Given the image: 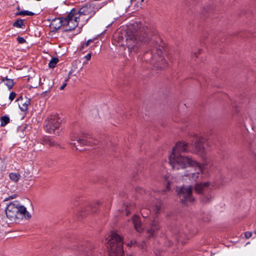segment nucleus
Listing matches in <instances>:
<instances>
[{"label":"nucleus","instance_id":"nucleus-18","mask_svg":"<svg viewBox=\"0 0 256 256\" xmlns=\"http://www.w3.org/2000/svg\"><path fill=\"white\" fill-rule=\"evenodd\" d=\"M58 58H52L48 64L49 67L50 68H54L55 67L56 64L58 63Z\"/></svg>","mask_w":256,"mask_h":256},{"label":"nucleus","instance_id":"nucleus-23","mask_svg":"<svg viewBox=\"0 0 256 256\" xmlns=\"http://www.w3.org/2000/svg\"><path fill=\"white\" fill-rule=\"evenodd\" d=\"M17 40L20 44H24L26 42V40L22 37H18Z\"/></svg>","mask_w":256,"mask_h":256},{"label":"nucleus","instance_id":"nucleus-12","mask_svg":"<svg viewBox=\"0 0 256 256\" xmlns=\"http://www.w3.org/2000/svg\"><path fill=\"white\" fill-rule=\"evenodd\" d=\"M132 222L136 230L138 232H140L142 228L140 226L141 222L140 217L137 216H134L132 218Z\"/></svg>","mask_w":256,"mask_h":256},{"label":"nucleus","instance_id":"nucleus-21","mask_svg":"<svg viewBox=\"0 0 256 256\" xmlns=\"http://www.w3.org/2000/svg\"><path fill=\"white\" fill-rule=\"evenodd\" d=\"M91 42H92V40L90 39V40H88L86 42L82 44L80 48V50H82L85 47H86L88 46H89V44Z\"/></svg>","mask_w":256,"mask_h":256},{"label":"nucleus","instance_id":"nucleus-11","mask_svg":"<svg viewBox=\"0 0 256 256\" xmlns=\"http://www.w3.org/2000/svg\"><path fill=\"white\" fill-rule=\"evenodd\" d=\"M210 186L208 182L198 183L195 185L194 190L196 192L201 194L204 188H208Z\"/></svg>","mask_w":256,"mask_h":256},{"label":"nucleus","instance_id":"nucleus-3","mask_svg":"<svg viewBox=\"0 0 256 256\" xmlns=\"http://www.w3.org/2000/svg\"><path fill=\"white\" fill-rule=\"evenodd\" d=\"M122 238L115 232H112L110 238L107 242L110 256H122Z\"/></svg>","mask_w":256,"mask_h":256},{"label":"nucleus","instance_id":"nucleus-29","mask_svg":"<svg viewBox=\"0 0 256 256\" xmlns=\"http://www.w3.org/2000/svg\"><path fill=\"white\" fill-rule=\"evenodd\" d=\"M66 83L65 82L64 84L60 88V90H63L64 89V88L66 87Z\"/></svg>","mask_w":256,"mask_h":256},{"label":"nucleus","instance_id":"nucleus-8","mask_svg":"<svg viewBox=\"0 0 256 256\" xmlns=\"http://www.w3.org/2000/svg\"><path fill=\"white\" fill-rule=\"evenodd\" d=\"M126 46L130 52H136L137 50L138 42L134 35H127L126 38Z\"/></svg>","mask_w":256,"mask_h":256},{"label":"nucleus","instance_id":"nucleus-26","mask_svg":"<svg viewBox=\"0 0 256 256\" xmlns=\"http://www.w3.org/2000/svg\"><path fill=\"white\" fill-rule=\"evenodd\" d=\"M160 206L158 205H156L155 206L154 210L155 211L156 213L158 212L159 210H160Z\"/></svg>","mask_w":256,"mask_h":256},{"label":"nucleus","instance_id":"nucleus-32","mask_svg":"<svg viewBox=\"0 0 256 256\" xmlns=\"http://www.w3.org/2000/svg\"><path fill=\"white\" fill-rule=\"evenodd\" d=\"M71 144H72V145H73V146H75V145H76V144H75L74 142V143H72Z\"/></svg>","mask_w":256,"mask_h":256},{"label":"nucleus","instance_id":"nucleus-1","mask_svg":"<svg viewBox=\"0 0 256 256\" xmlns=\"http://www.w3.org/2000/svg\"><path fill=\"white\" fill-rule=\"evenodd\" d=\"M188 151V143L178 142L169 156V163L174 170H181L180 175L184 180L196 182L203 174L204 166L191 157L180 154Z\"/></svg>","mask_w":256,"mask_h":256},{"label":"nucleus","instance_id":"nucleus-27","mask_svg":"<svg viewBox=\"0 0 256 256\" xmlns=\"http://www.w3.org/2000/svg\"><path fill=\"white\" fill-rule=\"evenodd\" d=\"M48 143L50 146H54L55 142L51 140H48Z\"/></svg>","mask_w":256,"mask_h":256},{"label":"nucleus","instance_id":"nucleus-2","mask_svg":"<svg viewBox=\"0 0 256 256\" xmlns=\"http://www.w3.org/2000/svg\"><path fill=\"white\" fill-rule=\"evenodd\" d=\"M6 214L11 221L16 222L17 220H22L23 218L28 219L31 217L30 214L26 208L20 204L18 202L14 201L7 206Z\"/></svg>","mask_w":256,"mask_h":256},{"label":"nucleus","instance_id":"nucleus-6","mask_svg":"<svg viewBox=\"0 0 256 256\" xmlns=\"http://www.w3.org/2000/svg\"><path fill=\"white\" fill-rule=\"evenodd\" d=\"M205 140L202 136H194L191 140L195 152L198 154H203L206 152V148L204 146Z\"/></svg>","mask_w":256,"mask_h":256},{"label":"nucleus","instance_id":"nucleus-24","mask_svg":"<svg viewBox=\"0 0 256 256\" xmlns=\"http://www.w3.org/2000/svg\"><path fill=\"white\" fill-rule=\"evenodd\" d=\"M108 4V2H102L101 4H98V6L97 7V9L98 10V9H100L102 7Z\"/></svg>","mask_w":256,"mask_h":256},{"label":"nucleus","instance_id":"nucleus-9","mask_svg":"<svg viewBox=\"0 0 256 256\" xmlns=\"http://www.w3.org/2000/svg\"><path fill=\"white\" fill-rule=\"evenodd\" d=\"M89 138V136L86 134H82L80 136H73L71 140H76L82 146H86L89 144V142L88 139Z\"/></svg>","mask_w":256,"mask_h":256},{"label":"nucleus","instance_id":"nucleus-4","mask_svg":"<svg viewBox=\"0 0 256 256\" xmlns=\"http://www.w3.org/2000/svg\"><path fill=\"white\" fill-rule=\"evenodd\" d=\"M192 192V186H182L177 190L180 202L184 205H188L192 203L194 200Z\"/></svg>","mask_w":256,"mask_h":256},{"label":"nucleus","instance_id":"nucleus-34","mask_svg":"<svg viewBox=\"0 0 256 256\" xmlns=\"http://www.w3.org/2000/svg\"><path fill=\"white\" fill-rule=\"evenodd\" d=\"M254 233L256 234V230L254 231Z\"/></svg>","mask_w":256,"mask_h":256},{"label":"nucleus","instance_id":"nucleus-17","mask_svg":"<svg viewBox=\"0 0 256 256\" xmlns=\"http://www.w3.org/2000/svg\"><path fill=\"white\" fill-rule=\"evenodd\" d=\"M1 126H4L10 122V118L8 116H3L1 118Z\"/></svg>","mask_w":256,"mask_h":256},{"label":"nucleus","instance_id":"nucleus-19","mask_svg":"<svg viewBox=\"0 0 256 256\" xmlns=\"http://www.w3.org/2000/svg\"><path fill=\"white\" fill-rule=\"evenodd\" d=\"M13 26L17 28H22L24 22L22 20H18L13 24Z\"/></svg>","mask_w":256,"mask_h":256},{"label":"nucleus","instance_id":"nucleus-16","mask_svg":"<svg viewBox=\"0 0 256 256\" xmlns=\"http://www.w3.org/2000/svg\"><path fill=\"white\" fill-rule=\"evenodd\" d=\"M158 228V223L156 222H154L152 224L151 228L150 229H148L147 231L150 234H152L155 232V230H157Z\"/></svg>","mask_w":256,"mask_h":256},{"label":"nucleus","instance_id":"nucleus-30","mask_svg":"<svg viewBox=\"0 0 256 256\" xmlns=\"http://www.w3.org/2000/svg\"><path fill=\"white\" fill-rule=\"evenodd\" d=\"M72 73L71 72H70L68 74V76H70V74ZM69 79V77L66 79V82L67 80H68Z\"/></svg>","mask_w":256,"mask_h":256},{"label":"nucleus","instance_id":"nucleus-22","mask_svg":"<svg viewBox=\"0 0 256 256\" xmlns=\"http://www.w3.org/2000/svg\"><path fill=\"white\" fill-rule=\"evenodd\" d=\"M16 96V94L14 92H11L9 96V99L10 101H12L14 100Z\"/></svg>","mask_w":256,"mask_h":256},{"label":"nucleus","instance_id":"nucleus-28","mask_svg":"<svg viewBox=\"0 0 256 256\" xmlns=\"http://www.w3.org/2000/svg\"><path fill=\"white\" fill-rule=\"evenodd\" d=\"M85 58L88 60H89L91 58V54H88L86 56H85Z\"/></svg>","mask_w":256,"mask_h":256},{"label":"nucleus","instance_id":"nucleus-5","mask_svg":"<svg viewBox=\"0 0 256 256\" xmlns=\"http://www.w3.org/2000/svg\"><path fill=\"white\" fill-rule=\"evenodd\" d=\"M60 125V120L57 116H52L46 122L45 128L49 133H54Z\"/></svg>","mask_w":256,"mask_h":256},{"label":"nucleus","instance_id":"nucleus-31","mask_svg":"<svg viewBox=\"0 0 256 256\" xmlns=\"http://www.w3.org/2000/svg\"><path fill=\"white\" fill-rule=\"evenodd\" d=\"M126 214L128 215L130 213V212L126 210Z\"/></svg>","mask_w":256,"mask_h":256},{"label":"nucleus","instance_id":"nucleus-35","mask_svg":"<svg viewBox=\"0 0 256 256\" xmlns=\"http://www.w3.org/2000/svg\"><path fill=\"white\" fill-rule=\"evenodd\" d=\"M144 0H141L142 2H143Z\"/></svg>","mask_w":256,"mask_h":256},{"label":"nucleus","instance_id":"nucleus-13","mask_svg":"<svg viewBox=\"0 0 256 256\" xmlns=\"http://www.w3.org/2000/svg\"><path fill=\"white\" fill-rule=\"evenodd\" d=\"M62 24H64V20L60 18L54 20L51 23V26L55 29L59 28Z\"/></svg>","mask_w":256,"mask_h":256},{"label":"nucleus","instance_id":"nucleus-7","mask_svg":"<svg viewBox=\"0 0 256 256\" xmlns=\"http://www.w3.org/2000/svg\"><path fill=\"white\" fill-rule=\"evenodd\" d=\"M74 10H72L66 18L64 19V25L68 26V30L74 29L78 25V16L74 14Z\"/></svg>","mask_w":256,"mask_h":256},{"label":"nucleus","instance_id":"nucleus-25","mask_svg":"<svg viewBox=\"0 0 256 256\" xmlns=\"http://www.w3.org/2000/svg\"><path fill=\"white\" fill-rule=\"evenodd\" d=\"M252 233L251 232H245V236L247 238H249L252 237Z\"/></svg>","mask_w":256,"mask_h":256},{"label":"nucleus","instance_id":"nucleus-10","mask_svg":"<svg viewBox=\"0 0 256 256\" xmlns=\"http://www.w3.org/2000/svg\"><path fill=\"white\" fill-rule=\"evenodd\" d=\"M18 102L19 108L21 110L25 112L28 110V106L30 104V100L27 98H23L20 97V98L17 100Z\"/></svg>","mask_w":256,"mask_h":256},{"label":"nucleus","instance_id":"nucleus-20","mask_svg":"<svg viewBox=\"0 0 256 256\" xmlns=\"http://www.w3.org/2000/svg\"><path fill=\"white\" fill-rule=\"evenodd\" d=\"M18 14L21 16H33L34 14L31 12L24 10L20 12Z\"/></svg>","mask_w":256,"mask_h":256},{"label":"nucleus","instance_id":"nucleus-14","mask_svg":"<svg viewBox=\"0 0 256 256\" xmlns=\"http://www.w3.org/2000/svg\"><path fill=\"white\" fill-rule=\"evenodd\" d=\"M2 82H4L5 84L8 86L9 90L12 88L14 83L12 79L8 78L7 77H6L2 78Z\"/></svg>","mask_w":256,"mask_h":256},{"label":"nucleus","instance_id":"nucleus-33","mask_svg":"<svg viewBox=\"0 0 256 256\" xmlns=\"http://www.w3.org/2000/svg\"><path fill=\"white\" fill-rule=\"evenodd\" d=\"M84 8H82V9L84 10L82 11V12L84 11Z\"/></svg>","mask_w":256,"mask_h":256},{"label":"nucleus","instance_id":"nucleus-15","mask_svg":"<svg viewBox=\"0 0 256 256\" xmlns=\"http://www.w3.org/2000/svg\"><path fill=\"white\" fill-rule=\"evenodd\" d=\"M9 176L12 182H16L19 180L20 176L18 172H12L10 174Z\"/></svg>","mask_w":256,"mask_h":256}]
</instances>
